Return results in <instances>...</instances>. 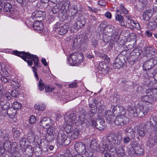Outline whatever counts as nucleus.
Listing matches in <instances>:
<instances>
[{
    "mask_svg": "<svg viewBox=\"0 0 157 157\" xmlns=\"http://www.w3.org/2000/svg\"><path fill=\"white\" fill-rule=\"evenodd\" d=\"M128 118L123 115L117 116L115 121V123L117 125H123L128 123Z\"/></svg>",
    "mask_w": 157,
    "mask_h": 157,
    "instance_id": "obj_6",
    "label": "nucleus"
},
{
    "mask_svg": "<svg viewBox=\"0 0 157 157\" xmlns=\"http://www.w3.org/2000/svg\"><path fill=\"white\" fill-rule=\"evenodd\" d=\"M141 100L143 101L147 102L148 103L151 102L149 97L148 95H145L143 96L141 98Z\"/></svg>",
    "mask_w": 157,
    "mask_h": 157,
    "instance_id": "obj_46",
    "label": "nucleus"
},
{
    "mask_svg": "<svg viewBox=\"0 0 157 157\" xmlns=\"http://www.w3.org/2000/svg\"><path fill=\"white\" fill-rule=\"evenodd\" d=\"M77 83L76 82H74L73 83L70 84L68 85V86L69 88H73L76 87L77 86Z\"/></svg>",
    "mask_w": 157,
    "mask_h": 157,
    "instance_id": "obj_56",
    "label": "nucleus"
},
{
    "mask_svg": "<svg viewBox=\"0 0 157 157\" xmlns=\"http://www.w3.org/2000/svg\"><path fill=\"white\" fill-rule=\"evenodd\" d=\"M46 15L45 12L39 10H36L32 13V16L33 19L42 17V19L44 20L45 18Z\"/></svg>",
    "mask_w": 157,
    "mask_h": 157,
    "instance_id": "obj_13",
    "label": "nucleus"
},
{
    "mask_svg": "<svg viewBox=\"0 0 157 157\" xmlns=\"http://www.w3.org/2000/svg\"><path fill=\"white\" fill-rule=\"evenodd\" d=\"M62 137L63 138L62 140V141L64 143L66 144H69L70 142V139L69 137H68L67 136L64 134H63L61 135Z\"/></svg>",
    "mask_w": 157,
    "mask_h": 157,
    "instance_id": "obj_39",
    "label": "nucleus"
},
{
    "mask_svg": "<svg viewBox=\"0 0 157 157\" xmlns=\"http://www.w3.org/2000/svg\"><path fill=\"white\" fill-rule=\"evenodd\" d=\"M36 136V134L34 132L33 130L30 129L26 134V136L30 143H33L35 140Z\"/></svg>",
    "mask_w": 157,
    "mask_h": 157,
    "instance_id": "obj_16",
    "label": "nucleus"
},
{
    "mask_svg": "<svg viewBox=\"0 0 157 157\" xmlns=\"http://www.w3.org/2000/svg\"><path fill=\"white\" fill-rule=\"evenodd\" d=\"M122 141V136L120 134L115 135L113 133H109L103 137V142L107 144L113 146V145H119Z\"/></svg>",
    "mask_w": 157,
    "mask_h": 157,
    "instance_id": "obj_3",
    "label": "nucleus"
},
{
    "mask_svg": "<svg viewBox=\"0 0 157 157\" xmlns=\"http://www.w3.org/2000/svg\"><path fill=\"white\" fill-rule=\"evenodd\" d=\"M118 33H115V34H113L111 38L112 40L113 41H116L118 38V36L117 35Z\"/></svg>",
    "mask_w": 157,
    "mask_h": 157,
    "instance_id": "obj_52",
    "label": "nucleus"
},
{
    "mask_svg": "<svg viewBox=\"0 0 157 157\" xmlns=\"http://www.w3.org/2000/svg\"><path fill=\"white\" fill-rule=\"evenodd\" d=\"M76 151L78 153L84 154L86 152V147L81 142L76 143L75 145Z\"/></svg>",
    "mask_w": 157,
    "mask_h": 157,
    "instance_id": "obj_12",
    "label": "nucleus"
},
{
    "mask_svg": "<svg viewBox=\"0 0 157 157\" xmlns=\"http://www.w3.org/2000/svg\"><path fill=\"white\" fill-rule=\"evenodd\" d=\"M116 152L118 156H123L124 155V151L123 145H120L116 147Z\"/></svg>",
    "mask_w": 157,
    "mask_h": 157,
    "instance_id": "obj_24",
    "label": "nucleus"
},
{
    "mask_svg": "<svg viewBox=\"0 0 157 157\" xmlns=\"http://www.w3.org/2000/svg\"><path fill=\"white\" fill-rule=\"evenodd\" d=\"M36 121V117L33 115L31 116L29 119V123L31 124H34Z\"/></svg>",
    "mask_w": 157,
    "mask_h": 157,
    "instance_id": "obj_48",
    "label": "nucleus"
},
{
    "mask_svg": "<svg viewBox=\"0 0 157 157\" xmlns=\"http://www.w3.org/2000/svg\"><path fill=\"white\" fill-rule=\"evenodd\" d=\"M25 157H30L33 155V150L32 148H27L25 150L24 153Z\"/></svg>",
    "mask_w": 157,
    "mask_h": 157,
    "instance_id": "obj_33",
    "label": "nucleus"
},
{
    "mask_svg": "<svg viewBox=\"0 0 157 157\" xmlns=\"http://www.w3.org/2000/svg\"><path fill=\"white\" fill-rule=\"evenodd\" d=\"M86 23V20L83 18V21H78L75 24V27H76L77 29H81L83 27Z\"/></svg>",
    "mask_w": 157,
    "mask_h": 157,
    "instance_id": "obj_29",
    "label": "nucleus"
},
{
    "mask_svg": "<svg viewBox=\"0 0 157 157\" xmlns=\"http://www.w3.org/2000/svg\"><path fill=\"white\" fill-rule=\"evenodd\" d=\"M89 105L90 107L91 108L89 113L86 115L83 114L79 117L78 121L81 124L84 123L88 125L94 124V119L95 118V114L97 111L96 107L93 106V105L95 106V105L91 103H90Z\"/></svg>",
    "mask_w": 157,
    "mask_h": 157,
    "instance_id": "obj_1",
    "label": "nucleus"
},
{
    "mask_svg": "<svg viewBox=\"0 0 157 157\" xmlns=\"http://www.w3.org/2000/svg\"><path fill=\"white\" fill-rule=\"evenodd\" d=\"M114 113L113 111L107 110L104 113V117L108 122H110L114 118Z\"/></svg>",
    "mask_w": 157,
    "mask_h": 157,
    "instance_id": "obj_17",
    "label": "nucleus"
},
{
    "mask_svg": "<svg viewBox=\"0 0 157 157\" xmlns=\"http://www.w3.org/2000/svg\"><path fill=\"white\" fill-rule=\"evenodd\" d=\"M126 131L127 133H133V128L131 127H128L126 128Z\"/></svg>",
    "mask_w": 157,
    "mask_h": 157,
    "instance_id": "obj_54",
    "label": "nucleus"
},
{
    "mask_svg": "<svg viewBox=\"0 0 157 157\" xmlns=\"http://www.w3.org/2000/svg\"><path fill=\"white\" fill-rule=\"evenodd\" d=\"M147 70V73L148 77L149 78H154L155 75L156 74V72H157V70L151 69Z\"/></svg>",
    "mask_w": 157,
    "mask_h": 157,
    "instance_id": "obj_35",
    "label": "nucleus"
},
{
    "mask_svg": "<svg viewBox=\"0 0 157 157\" xmlns=\"http://www.w3.org/2000/svg\"><path fill=\"white\" fill-rule=\"evenodd\" d=\"M33 27L35 30L43 32V23L40 21H36L33 24Z\"/></svg>",
    "mask_w": 157,
    "mask_h": 157,
    "instance_id": "obj_18",
    "label": "nucleus"
},
{
    "mask_svg": "<svg viewBox=\"0 0 157 157\" xmlns=\"http://www.w3.org/2000/svg\"><path fill=\"white\" fill-rule=\"evenodd\" d=\"M81 58L82 59L83 56L82 54L77 52L70 55L68 57V61L69 63L71 65H74L77 63V60L79 58Z\"/></svg>",
    "mask_w": 157,
    "mask_h": 157,
    "instance_id": "obj_7",
    "label": "nucleus"
},
{
    "mask_svg": "<svg viewBox=\"0 0 157 157\" xmlns=\"http://www.w3.org/2000/svg\"><path fill=\"white\" fill-rule=\"evenodd\" d=\"M59 6L56 5L52 8V11L53 13H56L59 11L60 9L59 8Z\"/></svg>",
    "mask_w": 157,
    "mask_h": 157,
    "instance_id": "obj_43",
    "label": "nucleus"
},
{
    "mask_svg": "<svg viewBox=\"0 0 157 157\" xmlns=\"http://www.w3.org/2000/svg\"><path fill=\"white\" fill-rule=\"evenodd\" d=\"M65 157H72V155L69 150H67L64 154Z\"/></svg>",
    "mask_w": 157,
    "mask_h": 157,
    "instance_id": "obj_50",
    "label": "nucleus"
},
{
    "mask_svg": "<svg viewBox=\"0 0 157 157\" xmlns=\"http://www.w3.org/2000/svg\"><path fill=\"white\" fill-rule=\"evenodd\" d=\"M5 67V66L2 63H0V74L1 75V80L3 82H9L10 79L8 76L9 73Z\"/></svg>",
    "mask_w": 157,
    "mask_h": 157,
    "instance_id": "obj_5",
    "label": "nucleus"
},
{
    "mask_svg": "<svg viewBox=\"0 0 157 157\" xmlns=\"http://www.w3.org/2000/svg\"><path fill=\"white\" fill-rule=\"evenodd\" d=\"M16 112L17 111L15 109L12 108L10 109L9 107V108L8 109V117L10 118H13L16 114Z\"/></svg>",
    "mask_w": 157,
    "mask_h": 157,
    "instance_id": "obj_30",
    "label": "nucleus"
},
{
    "mask_svg": "<svg viewBox=\"0 0 157 157\" xmlns=\"http://www.w3.org/2000/svg\"><path fill=\"white\" fill-rule=\"evenodd\" d=\"M124 110V108L123 106L119 105H117L114 107L113 111L114 113L117 114L122 113Z\"/></svg>",
    "mask_w": 157,
    "mask_h": 157,
    "instance_id": "obj_25",
    "label": "nucleus"
},
{
    "mask_svg": "<svg viewBox=\"0 0 157 157\" xmlns=\"http://www.w3.org/2000/svg\"><path fill=\"white\" fill-rule=\"evenodd\" d=\"M5 95L6 98L9 100L11 99V94L9 92H6L5 94Z\"/></svg>",
    "mask_w": 157,
    "mask_h": 157,
    "instance_id": "obj_57",
    "label": "nucleus"
},
{
    "mask_svg": "<svg viewBox=\"0 0 157 157\" xmlns=\"http://www.w3.org/2000/svg\"><path fill=\"white\" fill-rule=\"evenodd\" d=\"M152 35V33L149 30L146 31L145 32V35L148 37H151Z\"/></svg>",
    "mask_w": 157,
    "mask_h": 157,
    "instance_id": "obj_64",
    "label": "nucleus"
},
{
    "mask_svg": "<svg viewBox=\"0 0 157 157\" xmlns=\"http://www.w3.org/2000/svg\"><path fill=\"white\" fill-rule=\"evenodd\" d=\"M140 2L142 3V6L143 7H144L146 6L147 3V0H140Z\"/></svg>",
    "mask_w": 157,
    "mask_h": 157,
    "instance_id": "obj_53",
    "label": "nucleus"
},
{
    "mask_svg": "<svg viewBox=\"0 0 157 157\" xmlns=\"http://www.w3.org/2000/svg\"><path fill=\"white\" fill-rule=\"evenodd\" d=\"M109 148L107 147V144L105 143V145L104 143L102 144V145L101 147H99V151L101 153H105L107 151Z\"/></svg>",
    "mask_w": 157,
    "mask_h": 157,
    "instance_id": "obj_32",
    "label": "nucleus"
},
{
    "mask_svg": "<svg viewBox=\"0 0 157 157\" xmlns=\"http://www.w3.org/2000/svg\"><path fill=\"white\" fill-rule=\"evenodd\" d=\"M76 114V113H73L70 114L68 116V121L69 122V124H72L77 122Z\"/></svg>",
    "mask_w": 157,
    "mask_h": 157,
    "instance_id": "obj_20",
    "label": "nucleus"
},
{
    "mask_svg": "<svg viewBox=\"0 0 157 157\" xmlns=\"http://www.w3.org/2000/svg\"><path fill=\"white\" fill-rule=\"evenodd\" d=\"M105 16L107 18L110 19L111 18L112 15L111 13L109 12L105 13Z\"/></svg>",
    "mask_w": 157,
    "mask_h": 157,
    "instance_id": "obj_62",
    "label": "nucleus"
},
{
    "mask_svg": "<svg viewBox=\"0 0 157 157\" xmlns=\"http://www.w3.org/2000/svg\"><path fill=\"white\" fill-rule=\"evenodd\" d=\"M154 13V9L146 10L143 14V19L144 21H147L153 15Z\"/></svg>",
    "mask_w": 157,
    "mask_h": 157,
    "instance_id": "obj_15",
    "label": "nucleus"
},
{
    "mask_svg": "<svg viewBox=\"0 0 157 157\" xmlns=\"http://www.w3.org/2000/svg\"><path fill=\"white\" fill-rule=\"evenodd\" d=\"M78 133L77 132H74L71 135V137L73 139H76L77 138L78 136Z\"/></svg>",
    "mask_w": 157,
    "mask_h": 157,
    "instance_id": "obj_55",
    "label": "nucleus"
},
{
    "mask_svg": "<svg viewBox=\"0 0 157 157\" xmlns=\"http://www.w3.org/2000/svg\"><path fill=\"white\" fill-rule=\"evenodd\" d=\"M13 157H21L20 154L17 151H15L13 154Z\"/></svg>",
    "mask_w": 157,
    "mask_h": 157,
    "instance_id": "obj_61",
    "label": "nucleus"
},
{
    "mask_svg": "<svg viewBox=\"0 0 157 157\" xmlns=\"http://www.w3.org/2000/svg\"><path fill=\"white\" fill-rule=\"evenodd\" d=\"M84 154L87 157H94L93 151L90 148L86 151Z\"/></svg>",
    "mask_w": 157,
    "mask_h": 157,
    "instance_id": "obj_40",
    "label": "nucleus"
},
{
    "mask_svg": "<svg viewBox=\"0 0 157 157\" xmlns=\"http://www.w3.org/2000/svg\"><path fill=\"white\" fill-rule=\"evenodd\" d=\"M40 80L41 79L38 83V87L39 90L42 91L44 89L45 86L44 83L41 82Z\"/></svg>",
    "mask_w": 157,
    "mask_h": 157,
    "instance_id": "obj_45",
    "label": "nucleus"
},
{
    "mask_svg": "<svg viewBox=\"0 0 157 157\" xmlns=\"http://www.w3.org/2000/svg\"><path fill=\"white\" fill-rule=\"evenodd\" d=\"M137 132L139 136L141 137H143L146 133V131L144 128L141 125L137 126Z\"/></svg>",
    "mask_w": 157,
    "mask_h": 157,
    "instance_id": "obj_27",
    "label": "nucleus"
},
{
    "mask_svg": "<svg viewBox=\"0 0 157 157\" xmlns=\"http://www.w3.org/2000/svg\"><path fill=\"white\" fill-rule=\"evenodd\" d=\"M1 109L0 110V116L2 118H3L4 119V118L8 117V109L9 108V106L7 104H1Z\"/></svg>",
    "mask_w": 157,
    "mask_h": 157,
    "instance_id": "obj_11",
    "label": "nucleus"
},
{
    "mask_svg": "<svg viewBox=\"0 0 157 157\" xmlns=\"http://www.w3.org/2000/svg\"><path fill=\"white\" fill-rule=\"evenodd\" d=\"M13 109H20L21 107V105L17 101L14 102L12 104Z\"/></svg>",
    "mask_w": 157,
    "mask_h": 157,
    "instance_id": "obj_41",
    "label": "nucleus"
},
{
    "mask_svg": "<svg viewBox=\"0 0 157 157\" xmlns=\"http://www.w3.org/2000/svg\"><path fill=\"white\" fill-rule=\"evenodd\" d=\"M35 108L38 110L41 111L43 110L45 107V106L43 104H39L38 105H35L34 106Z\"/></svg>",
    "mask_w": 157,
    "mask_h": 157,
    "instance_id": "obj_38",
    "label": "nucleus"
},
{
    "mask_svg": "<svg viewBox=\"0 0 157 157\" xmlns=\"http://www.w3.org/2000/svg\"><path fill=\"white\" fill-rule=\"evenodd\" d=\"M121 9V11L120 13V14H121L123 13L124 14H127L128 13V11L124 7V6L122 4H121L120 6Z\"/></svg>",
    "mask_w": 157,
    "mask_h": 157,
    "instance_id": "obj_42",
    "label": "nucleus"
},
{
    "mask_svg": "<svg viewBox=\"0 0 157 157\" xmlns=\"http://www.w3.org/2000/svg\"><path fill=\"white\" fill-rule=\"evenodd\" d=\"M116 21L119 22L121 26H123L124 25V17L122 16L119 14L117 15L116 16Z\"/></svg>",
    "mask_w": 157,
    "mask_h": 157,
    "instance_id": "obj_37",
    "label": "nucleus"
},
{
    "mask_svg": "<svg viewBox=\"0 0 157 157\" xmlns=\"http://www.w3.org/2000/svg\"><path fill=\"white\" fill-rule=\"evenodd\" d=\"M130 140V138L128 136L126 137L124 139V143L125 144H127Z\"/></svg>",
    "mask_w": 157,
    "mask_h": 157,
    "instance_id": "obj_59",
    "label": "nucleus"
},
{
    "mask_svg": "<svg viewBox=\"0 0 157 157\" xmlns=\"http://www.w3.org/2000/svg\"><path fill=\"white\" fill-rule=\"evenodd\" d=\"M49 122L48 121V119L47 117H43L40 120L39 124L42 126L44 128L48 129V125Z\"/></svg>",
    "mask_w": 157,
    "mask_h": 157,
    "instance_id": "obj_23",
    "label": "nucleus"
},
{
    "mask_svg": "<svg viewBox=\"0 0 157 157\" xmlns=\"http://www.w3.org/2000/svg\"><path fill=\"white\" fill-rule=\"evenodd\" d=\"M134 147L136 151V156L143 154L144 150L142 148L138 146L134 145Z\"/></svg>",
    "mask_w": 157,
    "mask_h": 157,
    "instance_id": "obj_34",
    "label": "nucleus"
},
{
    "mask_svg": "<svg viewBox=\"0 0 157 157\" xmlns=\"http://www.w3.org/2000/svg\"><path fill=\"white\" fill-rule=\"evenodd\" d=\"M20 134V132L18 130H16L13 133V136L15 137H17L19 136Z\"/></svg>",
    "mask_w": 157,
    "mask_h": 157,
    "instance_id": "obj_63",
    "label": "nucleus"
},
{
    "mask_svg": "<svg viewBox=\"0 0 157 157\" xmlns=\"http://www.w3.org/2000/svg\"><path fill=\"white\" fill-rule=\"evenodd\" d=\"M157 63V61L154 59H151L149 60L146 61L143 66V69L144 71L151 69Z\"/></svg>",
    "mask_w": 157,
    "mask_h": 157,
    "instance_id": "obj_9",
    "label": "nucleus"
},
{
    "mask_svg": "<svg viewBox=\"0 0 157 157\" xmlns=\"http://www.w3.org/2000/svg\"><path fill=\"white\" fill-rule=\"evenodd\" d=\"M18 94V91L16 90H13L12 91L11 96L16 98Z\"/></svg>",
    "mask_w": 157,
    "mask_h": 157,
    "instance_id": "obj_51",
    "label": "nucleus"
},
{
    "mask_svg": "<svg viewBox=\"0 0 157 157\" xmlns=\"http://www.w3.org/2000/svg\"><path fill=\"white\" fill-rule=\"evenodd\" d=\"M25 139L23 138H22L20 140V144L21 145H24L25 144Z\"/></svg>",
    "mask_w": 157,
    "mask_h": 157,
    "instance_id": "obj_60",
    "label": "nucleus"
},
{
    "mask_svg": "<svg viewBox=\"0 0 157 157\" xmlns=\"http://www.w3.org/2000/svg\"><path fill=\"white\" fill-rule=\"evenodd\" d=\"M128 110L130 113L134 117H136L137 116V114L136 112L135 113H134V108L129 107L128 108Z\"/></svg>",
    "mask_w": 157,
    "mask_h": 157,
    "instance_id": "obj_44",
    "label": "nucleus"
},
{
    "mask_svg": "<svg viewBox=\"0 0 157 157\" xmlns=\"http://www.w3.org/2000/svg\"><path fill=\"white\" fill-rule=\"evenodd\" d=\"M57 131L53 127H50V140H53L56 137Z\"/></svg>",
    "mask_w": 157,
    "mask_h": 157,
    "instance_id": "obj_21",
    "label": "nucleus"
},
{
    "mask_svg": "<svg viewBox=\"0 0 157 157\" xmlns=\"http://www.w3.org/2000/svg\"><path fill=\"white\" fill-rule=\"evenodd\" d=\"M155 141L152 138L149 139L148 142V145L149 147L152 146L155 143Z\"/></svg>",
    "mask_w": 157,
    "mask_h": 157,
    "instance_id": "obj_47",
    "label": "nucleus"
},
{
    "mask_svg": "<svg viewBox=\"0 0 157 157\" xmlns=\"http://www.w3.org/2000/svg\"><path fill=\"white\" fill-rule=\"evenodd\" d=\"M148 108L146 106L141 105L135 108V111L137 114V116L142 117L146 115L149 111Z\"/></svg>",
    "mask_w": 157,
    "mask_h": 157,
    "instance_id": "obj_8",
    "label": "nucleus"
},
{
    "mask_svg": "<svg viewBox=\"0 0 157 157\" xmlns=\"http://www.w3.org/2000/svg\"><path fill=\"white\" fill-rule=\"evenodd\" d=\"M127 54L126 50L122 51L119 53L113 62V66L116 68H119L123 66L126 62Z\"/></svg>",
    "mask_w": 157,
    "mask_h": 157,
    "instance_id": "obj_4",
    "label": "nucleus"
},
{
    "mask_svg": "<svg viewBox=\"0 0 157 157\" xmlns=\"http://www.w3.org/2000/svg\"><path fill=\"white\" fill-rule=\"evenodd\" d=\"M147 26L148 28L150 30H154L156 28H157V19L155 21L151 19L149 20Z\"/></svg>",
    "mask_w": 157,
    "mask_h": 157,
    "instance_id": "obj_19",
    "label": "nucleus"
},
{
    "mask_svg": "<svg viewBox=\"0 0 157 157\" xmlns=\"http://www.w3.org/2000/svg\"><path fill=\"white\" fill-rule=\"evenodd\" d=\"M143 51L144 52V54H145L147 57L151 56V55H154L155 53L154 51H152V48L148 47L144 48Z\"/></svg>",
    "mask_w": 157,
    "mask_h": 157,
    "instance_id": "obj_22",
    "label": "nucleus"
},
{
    "mask_svg": "<svg viewBox=\"0 0 157 157\" xmlns=\"http://www.w3.org/2000/svg\"><path fill=\"white\" fill-rule=\"evenodd\" d=\"M12 6L9 2L4 3V5L3 10L6 12H10L11 11Z\"/></svg>",
    "mask_w": 157,
    "mask_h": 157,
    "instance_id": "obj_31",
    "label": "nucleus"
},
{
    "mask_svg": "<svg viewBox=\"0 0 157 157\" xmlns=\"http://www.w3.org/2000/svg\"><path fill=\"white\" fill-rule=\"evenodd\" d=\"M99 27L100 28V30L102 31L107 30L108 29H111V27H112L111 25H107V22L105 21L102 22Z\"/></svg>",
    "mask_w": 157,
    "mask_h": 157,
    "instance_id": "obj_26",
    "label": "nucleus"
},
{
    "mask_svg": "<svg viewBox=\"0 0 157 157\" xmlns=\"http://www.w3.org/2000/svg\"><path fill=\"white\" fill-rule=\"evenodd\" d=\"M94 124L91 126H95L98 130H103L105 127V124L104 121L100 118H98L96 121H94Z\"/></svg>",
    "mask_w": 157,
    "mask_h": 157,
    "instance_id": "obj_10",
    "label": "nucleus"
},
{
    "mask_svg": "<svg viewBox=\"0 0 157 157\" xmlns=\"http://www.w3.org/2000/svg\"><path fill=\"white\" fill-rule=\"evenodd\" d=\"M69 29V26L67 25H64L60 28L59 32V34L64 35L65 34Z\"/></svg>",
    "mask_w": 157,
    "mask_h": 157,
    "instance_id": "obj_28",
    "label": "nucleus"
},
{
    "mask_svg": "<svg viewBox=\"0 0 157 157\" xmlns=\"http://www.w3.org/2000/svg\"><path fill=\"white\" fill-rule=\"evenodd\" d=\"M13 55L20 56L25 61H27L29 65L30 66L33 64V61L29 59H31L34 62L35 65L37 67H39V60L38 57L36 55H32L31 54L24 52H19L17 51L13 52Z\"/></svg>",
    "mask_w": 157,
    "mask_h": 157,
    "instance_id": "obj_2",
    "label": "nucleus"
},
{
    "mask_svg": "<svg viewBox=\"0 0 157 157\" xmlns=\"http://www.w3.org/2000/svg\"><path fill=\"white\" fill-rule=\"evenodd\" d=\"M128 153L131 156H136V151L135 149L134 145L129 148L128 150Z\"/></svg>",
    "mask_w": 157,
    "mask_h": 157,
    "instance_id": "obj_36",
    "label": "nucleus"
},
{
    "mask_svg": "<svg viewBox=\"0 0 157 157\" xmlns=\"http://www.w3.org/2000/svg\"><path fill=\"white\" fill-rule=\"evenodd\" d=\"M89 141L90 142V149L94 151H99V145L97 143L96 139L93 138H90L89 139Z\"/></svg>",
    "mask_w": 157,
    "mask_h": 157,
    "instance_id": "obj_14",
    "label": "nucleus"
},
{
    "mask_svg": "<svg viewBox=\"0 0 157 157\" xmlns=\"http://www.w3.org/2000/svg\"><path fill=\"white\" fill-rule=\"evenodd\" d=\"M132 53L133 56H138L140 55V53L139 52V50L138 49L133 50L132 51Z\"/></svg>",
    "mask_w": 157,
    "mask_h": 157,
    "instance_id": "obj_49",
    "label": "nucleus"
},
{
    "mask_svg": "<svg viewBox=\"0 0 157 157\" xmlns=\"http://www.w3.org/2000/svg\"><path fill=\"white\" fill-rule=\"evenodd\" d=\"M10 136L8 134H6L2 137V139L5 141H6L8 140Z\"/></svg>",
    "mask_w": 157,
    "mask_h": 157,
    "instance_id": "obj_58",
    "label": "nucleus"
}]
</instances>
